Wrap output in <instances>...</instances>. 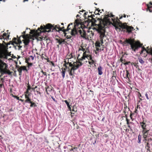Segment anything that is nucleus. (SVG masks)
I'll return each mask as SVG.
<instances>
[{
  "mask_svg": "<svg viewBox=\"0 0 152 152\" xmlns=\"http://www.w3.org/2000/svg\"><path fill=\"white\" fill-rule=\"evenodd\" d=\"M128 44L130 45V49L133 52H132V53H134V52L137 51L142 45V44H141L140 42L135 41L134 39H126L122 43V44L124 46L128 45Z\"/></svg>",
  "mask_w": 152,
  "mask_h": 152,
  "instance_id": "obj_1",
  "label": "nucleus"
},
{
  "mask_svg": "<svg viewBox=\"0 0 152 152\" xmlns=\"http://www.w3.org/2000/svg\"><path fill=\"white\" fill-rule=\"evenodd\" d=\"M109 23L110 21L109 20H107L105 21L104 20L103 21V26L101 25H99L98 26L97 28H96V31H98V33L100 34L99 37L100 38V41L99 42L101 43L102 45L103 43V38L105 36V31L104 27L107 24Z\"/></svg>",
  "mask_w": 152,
  "mask_h": 152,
  "instance_id": "obj_2",
  "label": "nucleus"
},
{
  "mask_svg": "<svg viewBox=\"0 0 152 152\" xmlns=\"http://www.w3.org/2000/svg\"><path fill=\"white\" fill-rule=\"evenodd\" d=\"M41 28V29H43L45 32H49L51 31V30L55 29L57 31H59L60 27L59 25H56L54 27L53 26L50 24H48L45 26H44V27L41 26L40 28H39L38 30Z\"/></svg>",
  "mask_w": 152,
  "mask_h": 152,
  "instance_id": "obj_3",
  "label": "nucleus"
},
{
  "mask_svg": "<svg viewBox=\"0 0 152 152\" xmlns=\"http://www.w3.org/2000/svg\"><path fill=\"white\" fill-rule=\"evenodd\" d=\"M82 65L81 63L79 61H76L74 62L73 64L70 63L69 64V66L72 67L71 68L70 70H69V74L70 75L72 76L73 78L74 77L73 74L74 73V71L81 66Z\"/></svg>",
  "mask_w": 152,
  "mask_h": 152,
  "instance_id": "obj_4",
  "label": "nucleus"
},
{
  "mask_svg": "<svg viewBox=\"0 0 152 152\" xmlns=\"http://www.w3.org/2000/svg\"><path fill=\"white\" fill-rule=\"evenodd\" d=\"M87 49L85 48H84L83 46H81L79 48L78 51H82L83 52L82 57L80 59V60L83 61L85 59V57H86L87 56V53H88V52L87 51Z\"/></svg>",
  "mask_w": 152,
  "mask_h": 152,
  "instance_id": "obj_5",
  "label": "nucleus"
},
{
  "mask_svg": "<svg viewBox=\"0 0 152 152\" xmlns=\"http://www.w3.org/2000/svg\"><path fill=\"white\" fill-rule=\"evenodd\" d=\"M22 37L23 39V43L25 45H28L29 43L30 40L29 37L28 35H23L20 36V37Z\"/></svg>",
  "mask_w": 152,
  "mask_h": 152,
  "instance_id": "obj_6",
  "label": "nucleus"
},
{
  "mask_svg": "<svg viewBox=\"0 0 152 152\" xmlns=\"http://www.w3.org/2000/svg\"><path fill=\"white\" fill-rule=\"evenodd\" d=\"M121 27L123 28L126 29L127 31L129 32H131L133 30V28L130 26H129L125 23L122 24L121 26Z\"/></svg>",
  "mask_w": 152,
  "mask_h": 152,
  "instance_id": "obj_7",
  "label": "nucleus"
},
{
  "mask_svg": "<svg viewBox=\"0 0 152 152\" xmlns=\"http://www.w3.org/2000/svg\"><path fill=\"white\" fill-rule=\"evenodd\" d=\"M0 54L1 55V57H3V55L5 57L6 56V52L3 47L1 45H0Z\"/></svg>",
  "mask_w": 152,
  "mask_h": 152,
  "instance_id": "obj_8",
  "label": "nucleus"
},
{
  "mask_svg": "<svg viewBox=\"0 0 152 152\" xmlns=\"http://www.w3.org/2000/svg\"><path fill=\"white\" fill-rule=\"evenodd\" d=\"M18 43H17L16 42H14L13 43V44H14V43H15L16 44H17V45L15 46V49L19 50L22 47V46L18 45H20V44L21 43V41L19 40H18Z\"/></svg>",
  "mask_w": 152,
  "mask_h": 152,
  "instance_id": "obj_9",
  "label": "nucleus"
},
{
  "mask_svg": "<svg viewBox=\"0 0 152 152\" xmlns=\"http://www.w3.org/2000/svg\"><path fill=\"white\" fill-rule=\"evenodd\" d=\"M78 34L80 35L81 37L83 38H85L86 35V32L83 30L78 29Z\"/></svg>",
  "mask_w": 152,
  "mask_h": 152,
  "instance_id": "obj_10",
  "label": "nucleus"
},
{
  "mask_svg": "<svg viewBox=\"0 0 152 152\" xmlns=\"http://www.w3.org/2000/svg\"><path fill=\"white\" fill-rule=\"evenodd\" d=\"M78 29H76L75 28H74L72 30L71 34L72 36H75L76 34H78Z\"/></svg>",
  "mask_w": 152,
  "mask_h": 152,
  "instance_id": "obj_11",
  "label": "nucleus"
},
{
  "mask_svg": "<svg viewBox=\"0 0 152 152\" xmlns=\"http://www.w3.org/2000/svg\"><path fill=\"white\" fill-rule=\"evenodd\" d=\"M7 65L6 64L2 61H0V68L1 69V70L3 69L7 68Z\"/></svg>",
  "mask_w": 152,
  "mask_h": 152,
  "instance_id": "obj_12",
  "label": "nucleus"
},
{
  "mask_svg": "<svg viewBox=\"0 0 152 152\" xmlns=\"http://www.w3.org/2000/svg\"><path fill=\"white\" fill-rule=\"evenodd\" d=\"M26 70V67L25 66L19 67L18 69V71L19 72L20 75L21 74L22 70Z\"/></svg>",
  "mask_w": 152,
  "mask_h": 152,
  "instance_id": "obj_13",
  "label": "nucleus"
},
{
  "mask_svg": "<svg viewBox=\"0 0 152 152\" xmlns=\"http://www.w3.org/2000/svg\"><path fill=\"white\" fill-rule=\"evenodd\" d=\"M140 126L142 129V131L148 130L146 128V125L145 123H144V122H140Z\"/></svg>",
  "mask_w": 152,
  "mask_h": 152,
  "instance_id": "obj_14",
  "label": "nucleus"
},
{
  "mask_svg": "<svg viewBox=\"0 0 152 152\" xmlns=\"http://www.w3.org/2000/svg\"><path fill=\"white\" fill-rule=\"evenodd\" d=\"M1 72L2 73L4 74H7L8 75H10L11 74V72L9 70H7V68L3 69L1 70Z\"/></svg>",
  "mask_w": 152,
  "mask_h": 152,
  "instance_id": "obj_15",
  "label": "nucleus"
},
{
  "mask_svg": "<svg viewBox=\"0 0 152 152\" xmlns=\"http://www.w3.org/2000/svg\"><path fill=\"white\" fill-rule=\"evenodd\" d=\"M149 130L145 131H142L143 134V137L144 138H147L148 135V132H149Z\"/></svg>",
  "mask_w": 152,
  "mask_h": 152,
  "instance_id": "obj_16",
  "label": "nucleus"
},
{
  "mask_svg": "<svg viewBox=\"0 0 152 152\" xmlns=\"http://www.w3.org/2000/svg\"><path fill=\"white\" fill-rule=\"evenodd\" d=\"M102 69V67L100 66H99L98 67V70L99 75H101L103 74Z\"/></svg>",
  "mask_w": 152,
  "mask_h": 152,
  "instance_id": "obj_17",
  "label": "nucleus"
},
{
  "mask_svg": "<svg viewBox=\"0 0 152 152\" xmlns=\"http://www.w3.org/2000/svg\"><path fill=\"white\" fill-rule=\"evenodd\" d=\"M26 100L25 101L26 102H29L31 101V99L29 98L27 94L25 95Z\"/></svg>",
  "mask_w": 152,
  "mask_h": 152,
  "instance_id": "obj_18",
  "label": "nucleus"
},
{
  "mask_svg": "<svg viewBox=\"0 0 152 152\" xmlns=\"http://www.w3.org/2000/svg\"><path fill=\"white\" fill-rule=\"evenodd\" d=\"M62 71H61V75L62 76L63 78H64L65 77V69L64 68H62L61 69Z\"/></svg>",
  "mask_w": 152,
  "mask_h": 152,
  "instance_id": "obj_19",
  "label": "nucleus"
},
{
  "mask_svg": "<svg viewBox=\"0 0 152 152\" xmlns=\"http://www.w3.org/2000/svg\"><path fill=\"white\" fill-rule=\"evenodd\" d=\"M64 102L66 104L68 109L71 111V108L70 107V105L69 103L67 101V100H65Z\"/></svg>",
  "mask_w": 152,
  "mask_h": 152,
  "instance_id": "obj_20",
  "label": "nucleus"
},
{
  "mask_svg": "<svg viewBox=\"0 0 152 152\" xmlns=\"http://www.w3.org/2000/svg\"><path fill=\"white\" fill-rule=\"evenodd\" d=\"M86 57H85V59L87 58L88 59H89L91 61L92 60V57L91 55H88L87 53Z\"/></svg>",
  "mask_w": 152,
  "mask_h": 152,
  "instance_id": "obj_21",
  "label": "nucleus"
},
{
  "mask_svg": "<svg viewBox=\"0 0 152 152\" xmlns=\"http://www.w3.org/2000/svg\"><path fill=\"white\" fill-rule=\"evenodd\" d=\"M102 45V44L99 42L97 41L95 43V45L96 47H100Z\"/></svg>",
  "mask_w": 152,
  "mask_h": 152,
  "instance_id": "obj_22",
  "label": "nucleus"
},
{
  "mask_svg": "<svg viewBox=\"0 0 152 152\" xmlns=\"http://www.w3.org/2000/svg\"><path fill=\"white\" fill-rule=\"evenodd\" d=\"M138 60L139 62L142 64H143L144 63V61L142 59V58H138Z\"/></svg>",
  "mask_w": 152,
  "mask_h": 152,
  "instance_id": "obj_23",
  "label": "nucleus"
},
{
  "mask_svg": "<svg viewBox=\"0 0 152 152\" xmlns=\"http://www.w3.org/2000/svg\"><path fill=\"white\" fill-rule=\"evenodd\" d=\"M58 42L59 43V45L62 44L64 42V40L62 39L61 40H58Z\"/></svg>",
  "mask_w": 152,
  "mask_h": 152,
  "instance_id": "obj_24",
  "label": "nucleus"
},
{
  "mask_svg": "<svg viewBox=\"0 0 152 152\" xmlns=\"http://www.w3.org/2000/svg\"><path fill=\"white\" fill-rule=\"evenodd\" d=\"M147 6L148 9H150V8L152 7V3L151 2H150L149 4H147Z\"/></svg>",
  "mask_w": 152,
  "mask_h": 152,
  "instance_id": "obj_25",
  "label": "nucleus"
},
{
  "mask_svg": "<svg viewBox=\"0 0 152 152\" xmlns=\"http://www.w3.org/2000/svg\"><path fill=\"white\" fill-rule=\"evenodd\" d=\"M141 135L139 134L138 136V143H140L141 142Z\"/></svg>",
  "mask_w": 152,
  "mask_h": 152,
  "instance_id": "obj_26",
  "label": "nucleus"
},
{
  "mask_svg": "<svg viewBox=\"0 0 152 152\" xmlns=\"http://www.w3.org/2000/svg\"><path fill=\"white\" fill-rule=\"evenodd\" d=\"M95 62V61L93 60H92L91 61H88L89 64L90 65H92L94 64Z\"/></svg>",
  "mask_w": 152,
  "mask_h": 152,
  "instance_id": "obj_27",
  "label": "nucleus"
},
{
  "mask_svg": "<svg viewBox=\"0 0 152 152\" xmlns=\"http://www.w3.org/2000/svg\"><path fill=\"white\" fill-rule=\"evenodd\" d=\"M145 51H146V49L144 48H142V50L141 51V52L140 53L141 54L143 52Z\"/></svg>",
  "mask_w": 152,
  "mask_h": 152,
  "instance_id": "obj_28",
  "label": "nucleus"
},
{
  "mask_svg": "<svg viewBox=\"0 0 152 152\" xmlns=\"http://www.w3.org/2000/svg\"><path fill=\"white\" fill-rule=\"evenodd\" d=\"M29 102L31 104L30 105V107H32L33 106V105L34 104V103L33 102H31V101H30Z\"/></svg>",
  "mask_w": 152,
  "mask_h": 152,
  "instance_id": "obj_29",
  "label": "nucleus"
},
{
  "mask_svg": "<svg viewBox=\"0 0 152 152\" xmlns=\"http://www.w3.org/2000/svg\"><path fill=\"white\" fill-rule=\"evenodd\" d=\"M41 72L45 75L46 76V73L45 72H43V71L42 70L41 71Z\"/></svg>",
  "mask_w": 152,
  "mask_h": 152,
  "instance_id": "obj_30",
  "label": "nucleus"
},
{
  "mask_svg": "<svg viewBox=\"0 0 152 152\" xmlns=\"http://www.w3.org/2000/svg\"><path fill=\"white\" fill-rule=\"evenodd\" d=\"M13 96L16 98L17 100H19V97H18V96Z\"/></svg>",
  "mask_w": 152,
  "mask_h": 152,
  "instance_id": "obj_31",
  "label": "nucleus"
},
{
  "mask_svg": "<svg viewBox=\"0 0 152 152\" xmlns=\"http://www.w3.org/2000/svg\"><path fill=\"white\" fill-rule=\"evenodd\" d=\"M6 38L4 37V36H0V39H4Z\"/></svg>",
  "mask_w": 152,
  "mask_h": 152,
  "instance_id": "obj_32",
  "label": "nucleus"
},
{
  "mask_svg": "<svg viewBox=\"0 0 152 152\" xmlns=\"http://www.w3.org/2000/svg\"><path fill=\"white\" fill-rule=\"evenodd\" d=\"M70 24H69L68 25L67 29L66 30V31H68L70 29V28H69V27L70 26Z\"/></svg>",
  "mask_w": 152,
  "mask_h": 152,
  "instance_id": "obj_33",
  "label": "nucleus"
},
{
  "mask_svg": "<svg viewBox=\"0 0 152 152\" xmlns=\"http://www.w3.org/2000/svg\"><path fill=\"white\" fill-rule=\"evenodd\" d=\"M145 96H146L147 99H149V98H148V94H147V93H146L145 94Z\"/></svg>",
  "mask_w": 152,
  "mask_h": 152,
  "instance_id": "obj_34",
  "label": "nucleus"
},
{
  "mask_svg": "<svg viewBox=\"0 0 152 152\" xmlns=\"http://www.w3.org/2000/svg\"><path fill=\"white\" fill-rule=\"evenodd\" d=\"M77 148V147H74L73 148H71L70 150L71 151H73L74 149Z\"/></svg>",
  "mask_w": 152,
  "mask_h": 152,
  "instance_id": "obj_35",
  "label": "nucleus"
},
{
  "mask_svg": "<svg viewBox=\"0 0 152 152\" xmlns=\"http://www.w3.org/2000/svg\"><path fill=\"white\" fill-rule=\"evenodd\" d=\"M148 141L150 142L151 141H152V140L151 138H149L148 140Z\"/></svg>",
  "mask_w": 152,
  "mask_h": 152,
  "instance_id": "obj_36",
  "label": "nucleus"
},
{
  "mask_svg": "<svg viewBox=\"0 0 152 152\" xmlns=\"http://www.w3.org/2000/svg\"><path fill=\"white\" fill-rule=\"evenodd\" d=\"M64 27H63L61 28H60L59 29V31H62L63 30H64Z\"/></svg>",
  "mask_w": 152,
  "mask_h": 152,
  "instance_id": "obj_37",
  "label": "nucleus"
},
{
  "mask_svg": "<svg viewBox=\"0 0 152 152\" xmlns=\"http://www.w3.org/2000/svg\"><path fill=\"white\" fill-rule=\"evenodd\" d=\"M2 36H4V37L5 38V37L6 36V34H4Z\"/></svg>",
  "mask_w": 152,
  "mask_h": 152,
  "instance_id": "obj_38",
  "label": "nucleus"
},
{
  "mask_svg": "<svg viewBox=\"0 0 152 152\" xmlns=\"http://www.w3.org/2000/svg\"><path fill=\"white\" fill-rule=\"evenodd\" d=\"M148 10L150 12H152V10H151L150 9H148V10Z\"/></svg>",
  "mask_w": 152,
  "mask_h": 152,
  "instance_id": "obj_39",
  "label": "nucleus"
},
{
  "mask_svg": "<svg viewBox=\"0 0 152 152\" xmlns=\"http://www.w3.org/2000/svg\"><path fill=\"white\" fill-rule=\"evenodd\" d=\"M30 89V86H28V89H27V92H26L27 93H28V91Z\"/></svg>",
  "mask_w": 152,
  "mask_h": 152,
  "instance_id": "obj_40",
  "label": "nucleus"
},
{
  "mask_svg": "<svg viewBox=\"0 0 152 152\" xmlns=\"http://www.w3.org/2000/svg\"><path fill=\"white\" fill-rule=\"evenodd\" d=\"M30 57L31 58L32 60L34 59V57L32 56H30Z\"/></svg>",
  "mask_w": 152,
  "mask_h": 152,
  "instance_id": "obj_41",
  "label": "nucleus"
},
{
  "mask_svg": "<svg viewBox=\"0 0 152 152\" xmlns=\"http://www.w3.org/2000/svg\"><path fill=\"white\" fill-rule=\"evenodd\" d=\"M120 60H121V62H122V61H123V58L122 57H121V59H120Z\"/></svg>",
  "mask_w": 152,
  "mask_h": 152,
  "instance_id": "obj_42",
  "label": "nucleus"
},
{
  "mask_svg": "<svg viewBox=\"0 0 152 152\" xmlns=\"http://www.w3.org/2000/svg\"><path fill=\"white\" fill-rule=\"evenodd\" d=\"M147 138H144V141H147Z\"/></svg>",
  "mask_w": 152,
  "mask_h": 152,
  "instance_id": "obj_43",
  "label": "nucleus"
},
{
  "mask_svg": "<svg viewBox=\"0 0 152 152\" xmlns=\"http://www.w3.org/2000/svg\"><path fill=\"white\" fill-rule=\"evenodd\" d=\"M19 100L20 101H21V102H23V100L22 99H19Z\"/></svg>",
  "mask_w": 152,
  "mask_h": 152,
  "instance_id": "obj_44",
  "label": "nucleus"
},
{
  "mask_svg": "<svg viewBox=\"0 0 152 152\" xmlns=\"http://www.w3.org/2000/svg\"><path fill=\"white\" fill-rule=\"evenodd\" d=\"M3 84H0V87H1L3 86Z\"/></svg>",
  "mask_w": 152,
  "mask_h": 152,
  "instance_id": "obj_45",
  "label": "nucleus"
},
{
  "mask_svg": "<svg viewBox=\"0 0 152 152\" xmlns=\"http://www.w3.org/2000/svg\"><path fill=\"white\" fill-rule=\"evenodd\" d=\"M126 72H127V75H127V76L128 77V71H126Z\"/></svg>",
  "mask_w": 152,
  "mask_h": 152,
  "instance_id": "obj_46",
  "label": "nucleus"
},
{
  "mask_svg": "<svg viewBox=\"0 0 152 152\" xmlns=\"http://www.w3.org/2000/svg\"><path fill=\"white\" fill-rule=\"evenodd\" d=\"M127 121V124H129V122H128V119H126Z\"/></svg>",
  "mask_w": 152,
  "mask_h": 152,
  "instance_id": "obj_47",
  "label": "nucleus"
},
{
  "mask_svg": "<svg viewBox=\"0 0 152 152\" xmlns=\"http://www.w3.org/2000/svg\"><path fill=\"white\" fill-rule=\"evenodd\" d=\"M89 91H90V92H92V93H93V91H92V90H90Z\"/></svg>",
  "mask_w": 152,
  "mask_h": 152,
  "instance_id": "obj_48",
  "label": "nucleus"
},
{
  "mask_svg": "<svg viewBox=\"0 0 152 152\" xmlns=\"http://www.w3.org/2000/svg\"><path fill=\"white\" fill-rule=\"evenodd\" d=\"M148 144H149L148 142L147 143L146 146H148Z\"/></svg>",
  "mask_w": 152,
  "mask_h": 152,
  "instance_id": "obj_49",
  "label": "nucleus"
},
{
  "mask_svg": "<svg viewBox=\"0 0 152 152\" xmlns=\"http://www.w3.org/2000/svg\"><path fill=\"white\" fill-rule=\"evenodd\" d=\"M124 18H126V15H124Z\"/></svg>",
  "mask_w": 152,
  "mask_h": 152,
  "instance_id": "obj_50",
  "label": "nucleus"
},
{
  "mask_svg": "<svg viewBox=\"0 0 152 152\" xmlns=\"http://www.w3.org/2000/svg\"><path fill=\"white\" fill-rule=\"evenodd\" d=\"M110 16L111 17H113V15H111Z\"/></svg>",
  "mask_w": 152,
  "mask_h": 152,
  "instance_id": "obj_51",
  "label": "nucleus"
},
{
  "mask_svg": "<svg viewBox=\"0 0 152 152\" xmlns=\"http://www.w3.org/2000/svg\"><path fill=\"white\" fill-rule=\"evenodd\" d=\"M52 98L54 100V101H55V99L54 98H53V97H52Z\"/></svg>",
  "mask_w": 152,
  "mask_h": 152,
  "instance_id": "obj_52",
  "label": "nucleus"
},
{
  "mask_svg": "<svg viewBox=\"0 0 152 152\" xmlns=\"http://www.w3.org/2000/svg\"><path fill=\"white\" fill-rule=\"evenodd\" d=\"M122 18V16L120 18V19H121Z\"/></svg>",
  "mask_w": 152,
  "mask_h": 152,
  "instance_id": "obj_53",
  "label": "nucleus"
},
{
  "mask_svg": "<svg viewBox=\"0 0 152 152\" xmlns=\"http://www.w3.org/2000/svg\"><path fill=\"white\" fill-rule=\"evenodd\" d=\"M33 32H34L33 31H31L30 32V33H33Z\"/></svg>",
  "mask_w": 152,
  "mask_h": 152,
  "instance_id": "obj_54",
  "label": "nucleus"
},
{
  "mask_svg": "<svg viewBox=\"0 0 152 152\" xmlns=\"http://www.w3.org/2000/svg\"><path fill=\"white\" fill-rule=\"evenodd\" d=\"M25 32H26L25 31H23V33H22V34H23V33H25Z\"/></svg>",
  "mask_w": 152,
  "mask_h": 152,
  "instance_id": "obj_55",
  "label": "nucleus"
},
{
  "mask_svg": "<svg viewBox=\"0 0 152 152\" xmlns=\"http://www.w3.org/2000/svg\"><path fill=\"white\" fill-rule=\"evenodd\" d=\"M99 50V48H96V50H97L98 51Z\"/></svg>",
  "mask_w": 152,
  "mask_h": 152,
  "instance_id": "obj_56",
  "label": "nucleus"
},
{
  "mask_svg": "<svg viewBox=\"0 0 152 152\" xmlns=\"http://www.w3.org/2000/svg\"><path fill=\"white\" fill-rule=\"evenodd\" d=\"M61 24L62 25H64V23H61Z\"/></svg>",
  "mask_w": 152,
  "mask_h": 152,
  "instance_id": "obj_57",
  "label": "nucleus"
},
{
  "mask_svg": "<svg viewBox=\"0 0 152 152\" xmlns=\"http://www.w3.org/2000/svg\"><path fill=\"white\" fill-rule=\"evenodd\" d=\"M78 16H79V15H77V16H76V17H78Z\"/></svg>",
  "mask_w": 152,
  "mask_h": 152,
  "instance_id": "obj_58",
  "label": "nucleus"
},
{
  "mask_svg": "<svg viewBox=\"0 0 152 152\" xmlns=\"http://www.w3.org/2000/svg\"><path fill=\"white\" fill-rule=\"evenodd\" d=\"M128 126V127H129V128H130V126L129 125V126Z\"/></svg>",
  "mask_w": 152,
  "mask_h": 152,
  "instance_id": "obj_59",
  "label": "nucleus"
},
{
  "mask_svg": "<svg viewBox=\"0 0 152 152\" xmlns=\"http://www.w3.org/2000/svg\"><path fill=\"white\" fill-rule=\"evenodd\" d=\"M84 14H85V15H86V12H85V13H84Z\"/></svg>",
  "mask_w": 152,
  "mask_h": 152,
  "instance_id": "obj_60",
  "label": "nucleus"
},
{
  "mask_svg": "<svg viewBox=\"0 0 152 152\" xmlns=\"http://www.w3.org/2000/svg\"><path fill=\"white\" fill-rule=\"evenodd\" d=\"M37 88V86H36V87H35V88Z\"/></svg>",
  "mask_w": 152,
  "mask_h": 152,
  "instance_id": "obj_61",
  "label": "nucleus"
},
{
  "mask_svg": "<svg viewBox=\"0 0 152 152\" xmlns=\"http://www.w3.org/2000/svg\"><path fill=\"white\" fill-rule=\"evenodd\" d=\"M140 96H141V94H140Z\"/></svg>",
  "mask_w": 152,
  "mask_h": 152,
  "instance_id": "obj_62",
  "label": "nucleus"
},
{
  "mask_svg": "<svg viewBox=\"0 0 152 152\" xmlns=\"http://www.w3.org/2000/svg\"><path fill=\"white\" fill-rule=\"evenodd\" d=\"M14 39H15L16 40V38H14Z\"/></svg>",
  "mask_w": 152,
  "mask_h": 152,
  "instance_id": "obj_63",
  "label": "nucleus"
},
{
  "mask_svg": "<svg viewBox=\"0 0 152 152\" xmlns=\"http://www.w3.org/2000/svg\"><path fill=\"white\" fill-rule=\"evenodd\" d=\"M100 11V10H99L98 11H99V12Z\"/></svg>",
  "mask_w": 152,
  "mask_h": 152,
  "instance_id": "obj_64",
  "label": "nucleus"
}]
</instances>
